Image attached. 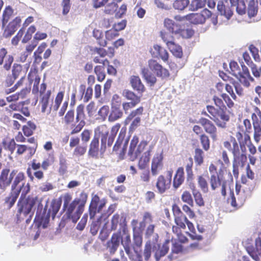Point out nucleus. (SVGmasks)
<instances>
[{
	"label": "nucleus",
	"mask_w": 261,
	"mask_h": 261,
	"mask_svg": "<svg viewBox=\"0 0 261 261\" xmlns=\"http://www.w3.org/2000/svg\"><path fill=\"white\" fill-rule=\"evenodd\" d=\"M189 0H175L173 3V7L179 11L184 10L189 5Z\"/></svg>",
	"instance_id": "51"
},
{
	"label": "nucleus",
	"mask_w": 261,
	"mask_h": 261,
	"mask_svg": "<svg viewBox=\"0 0 261 261\" xmlns=\"http://www.w3.org/2000/svg\"><path fill=\"white\" fill-rule=\"evenodd\" d=\"M172 55L178 58H181L183 52L181 47L174 42L167 46Z\"/></svg>",
	"instance_id": "36"
},
{
	"label": "nucleus",
	"mask_w": 261,
	"mask_h": 261,
	"mask_svg": "<svg viewBox=\"0 0 261 261\" xmlns=\"http://www.w3.org/2000/svg\"><path fill=\"white\" fill-rule=\"evenodd\" d=\"M199 123L203 126L205 132L210 135L213 140L217 138V128L214 123L207 118L201 117Z\"/></svg>",
	"instance_id": "17"
},
{
	"label": "nucleus",
	"mask_w": 261,
	"mask_h": 261,
	"mask_svg": "<svg viewBox=\"0 0 261 261\" xmlns=\"http://www.w3.org/2000/svg\"><path fill=\"white\" fill-rule=\"evenodd\" d=\"M241 185L236 184V196L233 192L231 193L230 198L231 205L238 208L244 205L246 199L250 198L254 188V185L247 179V177L243 175L241 178Z\"/></svg>",
	"instance_id": "5"
},
{
	"label": "nucleus",
	"mask_w": 261,
	"mask_h": 261,
	"mask_svg": "<svg viewBox=\"0 0 261 261\" xmlns=\"http://www.w3.org/2000/svg\"><path fill=\"white\" fill-rule=\"evenodd\" d=\"M63 198V207L65 212V216L67 218L71 220L73 223H76L84 211L88 194L84 191L82 192L80 194V197L74 198L71 202L72 196L70 193L64 194Z\"/></svg>",
	"instance_id": "4"
},
{
	"label": "nucleus",
	"mask_w": 261,
	"mask_h": 261,
	"mask_svg": "<svg viewBox=\"0 0 261 261\" xmlns=\"http://www.w3.org/2000/svg\"><path fill=\"white\" fill-rule=\"evenodd\" d=\"M122 95L127 100H130L137 105L139 104L141 101V96L137 95L134 92L125 89L123 91Z\"/></svg>",
	"instance_id": "34"
},
{
	"label": "nucleus",
	"mask_w": 261,
	"mask_h": 261,
	"mask_svg": "<svg viewBox=\"0 0 261 261\" xmlns=\"http://www.w3.org/2000/svg\"><path fill=\"white\" fill-rule=\"evenodd\" d=\"M12 171H16V172L15 173V176L13 179V180L12 181L11 188V190L18 189V188H17V186L19 183L24 180L25 176L23 172H18L17 170L15 169Z\"/></svg>",
	"instance_id": "37"
},
{
	"label": "nucleus",
	"mask_w": 261,
	"mask_h": 261,
	"mask_svg": "<svg viewBox=\"0 0 261 261\" xmlns=\"http://www.w3.org/2000/svg\"><path fill=\"white\" fill-rule=\"evenodd\" d=\"M22 187L23 189L17 204L16 216L18 221H21L26 218V223L29 224L34 215V206L37 204L38 210L40 208L41 210L43 205L37 196L29 195L26 197L27 194L30 191V186L29 183H23Z\"/></svg>",
	"instance_id": "3"
},
{
	"label": "nucleus",
	"mask_w": 261,
	"mask_h": 261,
	"mask_svg": "<svg viewBox=\"0 0 261 261\" xmlns=\"http://www.w3.org/2000/svg\"><path fill=\"white\" fill-rule=\"evenodd\" d=\"M172 176V171H169L168 172V176L167 177L162 175L158 177L156 183V187L159 193L163 194L170 188Z\"/></svg>",
	"instance_id": "16"
},
{
	"label": "nucleus",
	"mask_w": 261,
	"mask_h": 261,
	"mask_svg": "<svg viewBox=\"0 0 261 261\" xmlns=\"http://www.w3.org/2000/svg\"><path fill=\"white\" fill-rule=\"evenodd\" d=\"M2 144L5 149L9 150L11 153H13L14 152L17 145L16 144L14 139H11L9 141L4 139L2 141Z\"/></svg>",
	"instance_id": "59"
},
{
	"label": "nucleus",
	"mask_w": 261,
	"mask_h": 261,
	"mask_svg": "<svg viewBox=\"0 0 261 261\" xmlns=\"http://www.w3.org/2000/svg\"><path fill=\"white\" fill-rule=\"evenodd\" d=\"M173 232L175 234L177 237L178 240L182 243H185L188 242V239L184 236L181 232V228L176 225H173L172 228Z\"/></svg>",
	"instance_id": "47"
},
{
	"label": "nucleus",
	"mask_w": 261,
	"mask_h": 261,
	"mask_svg": "<svg viewBox=\"0 0 261 261\" xmlns=\"http://www.w3.org/2000/svg\"><path fill=\"white\" fill-rule=\"evenodd\" d=\"M247 253L255 261H260L261 259V233L255 240V246H249L246 248Z\"/></svg>",
	"instance_id": "15"
},
{
	"label": "nucleus",
	"mask_w": 261,
	"mask_h": 261,
	"mask_svg": "<svg viewBox=\"0 0 261 261\" xmlns=\"http://www.w3.org/2000/svg\"><path fill=\"white\" fill-rule=\"evenodd\" d=\"M200 141L203 149L207 151L210 148V140L208 137L205 134L200 136Z\"/></svg>",
	"instance_id": "63"
},
{
	"label": "nucleus",
	"mask_w": 261,
	"mask_h": 261,
	"mask_svg": "<svg viewBox=\"0 0 261 261\" xmlns=\"http://www.w3.org/2000/svg\"><path fill=\"white\" fill-rule=\"evenodd\" d=\"M158 249L154 253L156 261H159L160 258L165 255L169 251L168 242L163 244L162 246L158 245Z\"/></svg>",
	"instance_id": "39"
},
{
	"label": "nucleus",
	"mask_w": 261,
	"mask_h": 261,
	"mask_svg": "<svg viewBox=\"0 0 261 261\" xmlns=\"http://www.w3.org/2000/svg\"><path fill=\"white\" fill-rule=\"evenodd\" d=\"M212 16V12L207 9H203L200 13H190L186 15V20L195 24H203L206 19Z\"/></svg>",
	"instance_id": "12"
},
{
	"label": "nucleus",
	"mask_w": 261,
	"mask_h": 261,
	"mask_svg": "<svg viewBox=\"0 0 261 261\" xmlns=\"http://www.w3.org/2000/svg\"><path fill=\"white\" fill-rule=\"evenodd\" d=\"M252 124L261 125V110L257 106L253 107V112L251 116Z\"/></svg>",
	"instance_id": "40"
},
{
	"label": "nucleus",
	"mask_w": 261,
	"mask_h": 261,
	"mask_svg": "<svg viewBox=\"0 0 261 261\" xmlns=\"http://www.w3.org/2000/svg\"><path fill=\"white\" fill-rule=\"evenodd\" d=\"M173 35L174 34H172L170 32H167L164 30H162L160 32V37L167 46L174 42Z\"/></svg>",
	"instance_id": "50"
},
{
	"label": "nucleus",
	"mask_w": 261,
	"mask_h": 261,
	"mask_svg": "<svg viewBox=\"0 0 261 261\" xmlns=\"http://www.w3.org/2000/svg\"><path fill=\"white\" fill-rule=\"evenodd\" d=\"M121 244L123 245L124 250L126 253V254L128 255L129 258L132 260H137L138 257H136V255H133L132 253V249L130 248V243H131V240H130V237L129 235H126L124 238V239L122 240L121 238Z\"/></svg>",
	"instance_id": "28"
},
{
	"label": "nucleus",
	"mask_w": 261,
	"mask_h": 261,
	"mask_svg": "<svg viewBox=\"0 0 261 261\" xmlns=\"http://www.w3.org/2000/svg\"><path fill=\"white\" fill-rule=\"evenodd\" d=\"M163 167V155L161 153H156L151 161V171L152 175H156Z\"/></svg>",
	"instance_id": "20"
},
{
	"label": "nucleus",
	"mask_w": 261,
	"mask_h": 261,
	"mask_svg": "<svg viewBox=\"0 0 261 261\" xmlns=\"http://www.w3.org/2000/svg\"><path fill=\"white\" fill-rule=\"evenodd\" d=\"M226 170L220 169L217 175H211L210 184L212 191H216L220 188V192L224 197L226 196L227 181L224 179L223 175Z\"/></svg>",
	"instance_id": "9"
},
{
	"label": "nucleus",
	"mask_w": 261,
	"mask_h": 261,
	"mask_svg": "<svg viewBox=\"0 0 261 261\" xmlns=\"http://www.w3.org/2000/svg\"><path fill=\"white\" fill-rule=\"evenodd\" d=\"M152 57L162 59L164 62H168L169 53L166 49L159 45H154L150 50Z\"/></svg>",
	"instance_id": "21"
},
{
	"label": "nucleus",
	"mask_w": 261,
	"mask_h": 261,
	"mask_svg": "<svg viewBox=\"0 0 261 261\" xmlns=\"http://www.w3.org/2000/svg\"><path fill=\"white\" fill-rule=\"evenodd\" d=\"M181 199L184 203H187L191 207L194 206V201L191 194L188 191H185L181 195Z\"/></svg>",
	"instance_id": "62"
},
{
	"label": "nucleus",
	"mask_w": 261,
	"mask_h": 261,
	"mask_svg": "<svg viewBox=\"0 0 261 261\" xmlns=\"http://www.w3.org/2000/svg\"><path fill=\"white\" fill-rule=\"evenodd\" d=\"M36 128L37 126L36 124L34 122L30 120L27 122L26 124L22 126V130L24 135L27 137H29L34 134Z\"/></svg>",
	"instance_id": "35"
},
{
	"label": "nucleus",
	"mask_w": 261,
	"mask_h": 261,
	"mask_svg": "<svg viewBox=\"0 0 261 261\" xmlns=\"http://www.w3.org/2000/svg\"><path fill=\"white\" fill-rule=\"evenodd\" d=\"M23 188L22 185L18 189L11 190L8 195L5 198L4 204L7 207L10 209L15 204L17 199L18 198L20 192L23 191Z\"/></svg>",
	"instance_id": "23"
},
{
	"label": "nucleus",
	"mask_w": 261,
	"mask_h": 261,
	"mask_svg": "<svg viewBox=\"0 0 261 261\" xmlns=\"http://www.w3.org/2000/svg\"><path fill=\"white\" fill-rule=\"evenodd\" d=\"M14 62V57L11 55H8V50L5 47L0 48V65H2L3 68L9 71L11 68Z\"/></svg>",
	"instance_id": "19"
},
{
	"label": "nucleus",
	"mask_w": 261,
	"mask_h": 261,
	"mask_svg": "<svg viewBox=\"0 0 261 261\" xmlns=\"http://www.w3.org/2000/svg\"><path fill=\"white\" fill-rule=\"evenodd\" d=\"M182 25L176 23L171 19L166 18L164 20V27L172 34L177 35Z\"/></svg>",
	"instance_id": "27"
},
{
	"label": "nucleus",
	"mask_w": 261,
	"mask_h": 261,
	"mask_svg": "<svg viewBox=\"0 0 261 261\" xmlns=\"http://www.w3.org/2000/svg\"><path fill=\"white\" fill-rule=\"evenodd\" d=\"M100 202V198L97 195L92 197L89 206V213L90 219H93L97 212V206Z\"/></svg>",
	"instance_id": "32"
},
{
	"label": "nucleus",
	"mask_w": 261,
	"mask_h": 261,
	"mask_svg": "<svg viewBox=\"0 0 261 261\" xmlns=\"http://www.w3.org/2000/svg\"><path fill=\"white\" fill-rule=\"evenodd\" d=\"M123 116V112L118 108H113L109 116V120L115 121Z\"/></svg>",
	"instance_id": "56"
},
{
	"label": "nucleus",
	"mask_w": 261,
	"mask_h": 261,
	"mask_svg": "<svg viewBox=\"0 0 261 261\" xmlns=\"http://www.w3.org/2000/svg\"><path fill=\"white\" fill-rule=\"evenodd\" d=\"M142 235L133 233V244L132 246V253L133 255H136L138 257L137 260L132 261H143L142 255L141 247L142 245Z\"/></svg>",
	"instance_id": "18"
},
{
	"label": "nucleus",
	"mask_w": 261,
	"mask_h": 261,
	"mask_svg": "<svg viewBox=\"0 0 261 261\" xmlns=\"http://www.w3.org/2000/svg\"><path fill=\"white\" fill-rule=\"evenodd\" d=\"M28 79L30 83L34 81L32 93L34 94L39 92L40 93V105H41V112L45 113L46 111L49 112L51 111H57L63 101L64 92H59L55 97L54 103L50 107H49V100L51 95V91L50 90L46 91L47 86L44 83L40 85V90L39 89L40 77L38 74V70L36 68H31L28 74Z\"/></svg>",
	"instance_id": "2"
},
{
	"label": "nucleus",
	"mask_w": 261,
	"mask_h": 261,
	"mask_svg": "<svg viewBox=\"0 0 261 261\" xmlns=\"http://www.w3.org/2000/svg\"><path fill=\"white\" fill-rule=\"evenodd\" d=\"M80 90L82 92V94H84V93L85 91V93L84 96V101L87 102L89 101L92 97L93 95V89L91 86H88V88L86 90V86L84 84H81L80 86Z\"/></svg>",
	"instance_id": "42"
},
{
	"label": "nucleus",
	"mask_w": 261,
	"mask_h": 261,
	"mask_svg": "<svg viewBox=\"0 0 261 261\" xmlns=\"http://www.w3.org/2000/svg\"><path fill=\"white\" fill-rule=\"evenodd\" d=\"M236 138L231 136L229 140L223 142L225 148L229 151L233 155L232 172L235 178H238L239 174V167H243L247 161L245 154L247 146L249 152L254 154L256 152L255 146L252 143L249 134H244L243 132L238 131L236 133Z\"/></svg>",
	"instance_id": "1"
},
{
	"label": "nucleus",
	"mask_w": 261,
	"mask_h": 261,
	"mask_svg": "<svg viewBox=\"0 0 261 261\" xmlns=\"http://www.w3.org/2000/svg\"><path fill=\"white\" fill-rule=\"evenodd\" d=\"M41 167V163L37 162L36 159H33L29 164L27 169V174L31 181H33L34 177L38 180L42 179L44 178L43 172L39 170Z\"/></svg>",
	"instance_id": "11"
},
{
	"label": "nucleus",
	"mask_w": 261,
	"mask_h": 261,
	"mask_svg": "<svg viewBox=\"0 0 261 261\" xmlns=\"http://www.w3.org/2000/svg\"><path fill=\"white\" fill-rule=\"evenodd\" d=\"M144 110L143 107L140 106L131 111L124 121L125 124H127L134 118H141L143 114Z\"/></svg>",
	"instance_id": "38"
},
{
	"label": "nucleus",
	"mask_w": 261,
	"mask_h": 261,
	"mask_svg": "<svg viewBox=\"0 0 261 261\" xmlns=\"http://www.w3.org/2000/svg\"><path fill=\"white\" fill-rule=\"evenodd\" d=\"M21 22V19L19 16L16 17L10 22L5 31L6 37H9L14 34L20 27Z\"/></svg>",
	"instance_id": "26"
},
{
	"label": "nucleus",
	"mask_w": 261,
	"mask_h": 261,
	"mask_svg": "<svg viewBox=\"0 0 261 261\" xmlns=\"http://www.w3.org/2000/svg\"><path fill=\"white\" fill-rule=\"evenodd\" d=\"M14 10L10 6H8L5 8L3 13L2 25L4 27L9 21L10 17L12 16Z\"/></svg>",
	"instance_id": "44"
},
{
	"label": "nucleus",
	"mask_w": 261,
	"mask_h": 261,
	"mask_svg": "<svg viewBox=\"0 0 261 261\" xmlns=\"http://www.w3.org/2000/svg\"><path fill=\"white\" fill-rule=\"evenodd\" d=\"M121 240V236L120 232L114 233L111 238V240L108 241L107 245L109 248V252L111 254H114L117 250L120 241Z\"/></svg>",
	"instance_id": "22"
},
{
	"label": "nucleus",
	"mask_w": 261,
	"mask_h": 261,
	"mask_svg": "<svg viewBox=\"0 0 261 261\" xmlns=\"http://www.w3.org/2000/svg\"><path fill=\"white\" fill-rule=\"evenodd\" d=\"M16 171H11L9 168L3 169L0 172V190L4 192L12 183Z\"/></svg>",
	"instance_id": "13"
},
{
	"label": "nucleus",
	"mask_w": 261,
	"mask_h": 261,
	"mask_svg": "<svg viewBox=\"0 0 261 261\" xmlns=\"http://www.w3.org/2000/svg\"><path fill=\"white\" fill-rule=\"evenodd\" d=\"M181 25L177 35L184 39L191 38L194 34V31L191 28L185 29Z\"/></svg>",
	"instance_id": "57"
},
{
	"label": "nucleus",
	"mask_w": 261,
	"mask_h": 261,
	"mask_svg": "<svg viewBox=\"0 0 261 261\" xmlns=\"http://www.w3.org/2000/svg\"><path fill=\"white\" fill-rule=\"evenodd\" d=\"M132 88L139 94H142L146 90V88L140 77L138 75H132L129 79Z\"/></svg>",
	"instance_id": "25"
},
{
	"label": "nucleus",
	"mask_w": 261,
	"mask_h": 261,
	"mask_svg": "<svg viewBox=\"0 0 261 261\" xmlns=\"http://www.w3.org/2000/svg\"><path fill=\"white\" fill-rule=\"evenodd\" d=\"M185 180L184 170L182 167L177 168L173 177V186L175 189L179 188Z\"/></svg>",
	"instance_id": "30"
},
{
	"label": "nucleus",
	"mask_w": 261,
	"mask_h": 261,
	"mask_svg": "<svg viewBox=\"0 0 261 261\" xmlns=\"http://www.w3.org/2000/svg\"><path fill=\"white\" fill-rule=\"evenodd\" d=\"M139 140V137L135 135L130 142L128 155L132 161L136 160L141 154L148 144L146 141L142 140L138 144Z\"/></svg>",
	"instance_id": "10"
},
{
	"label": "nucleus",
	"mask_w": 261,
	"mask_h": 261,
	"mask_svg": "<svg viewBox=\"0 0 261 261\" xmlns=\"http://www.w3.org/2000/svg\"><path fill=\"white\" fill-rule=\"evenodd\" d=\"M172 211L176 225L179 226L182 229H186L187 225L189 230L191 232H194L195 227L193 224L188 220L187 217L183 213L177 204H172Z\"/></svg>",
	"instance_id": "8"
},
{
	"label": "nucleus",
	"mask_w": 261,
	"mask_h": 261,
	"mask_svg": "<svg viewBox=\"0 0 261 261\" xmlns=\"http://www.w3.org/2000/svg\"><path fill=\"white\" fill-rule=\"evenodd\" d=\"M150 158V151L147 150L145 152L140 158L138 166L140 170H145L148 169V164Z\"/></svg>",
	"instance_id": "33"
},
{
	"label": "nucleus",
	"mask_w": 261,
	"mask_h": 261,
	"mask_svg": "<svg viewBox=\"0 0 261 261\" xmlns=\"http://www.w3.org/2000/svg\"><path fill=\"white\" fill-rule=\"evenodd\" d=\"M213 100L215 105L219 108H216L212 105H207L206 106L207 111L212 116L211 119L218 127L225 128L227 127V122L230 119V117L226 112V107L222 99L219 97L214 96Z\"/></svg>",
	"instance_id": "6"
},
{
	"label": "nucleus",
	"mask_w": 261,
	"mask_h": 261,
	"mask_svg": "<svg viewBox=\"0 0 261 261\" xmlns=\"http://www.w3.org/2000/svg\"><path fill=\"white\" fill-rule=\"evenodd\" d=\"M192 195L196 204L199 207L205 206V201L201 193L199 190H193Z\"/></svg>",
	"instance_id": "48"
},
{
	"label": "nucleus",
	"mask_w": 261,
	"mask_h": 261,
	"mask_svg": "<svg viewBox=\"0 0 261 261\" xmlns=\"http://www.w3.org/2000/svg\"><path fill=\"white\" fill-rule=\"evenodd\" d=\"M217 10L220 15L224 16L227 19H229L233 15V11L228 6L227 1H219L217 4Z\"/></svg>",
	"instance_id": "24"
},
{
	"label": "nucleus",
	"mask_w": 261,
	"mask_h": 261,
	"mask_svg": "<svg viewBox=\"0 0 261 261\" xmlns=\"http://www.w3.org/2000/svg\"><path fill=\"white\" fill-rule=\"evenodd\" d=\"M197 182L199 187L203 193L208 191V183L206 179L202 176L199 175L197 177Z\"/></svg>",
	"instance_id": "61"
},
{
	"label": "nucleus",
	"mask_w": 261,
	"mask_h": 261,
	"mask_svg": "<svg viewBox=\"0 0 261 261\" xmlns=\"http://www.w3.org/2000/svg\"><path fill=\"white\" fill-rule=\"evenodd\" d=\"M97 130L101 134L100 147H99V137L95 135L90 142L88 152L90 157L96 159H98L99 152L103 154L106 150L107 137L109 132L108 126L105 124L99 126Z\"/></svg>",
	"instance_id": "7"
},
{
	"label": "nucleus",
	"mask_w": 261,
	"mask_h": 261,
	"mask_svg": "<svg viewBox=\"0 0 261 261\" xmlns=\"http://www.w3.org/2000/svg\"><path fill=\"white\" fill-rule=\"evenodd\" d=\"M68 170V165L67 160L63 155L59 156V167L58 168V173L60 175H65Z\"/></svg>",
	"instance_id": "41"
},
{
	"label": "nucleus",
	"mask_w": 261,
	"mask_h": 261,
	"mask_svg": "<svg viewBox=\"0 0 261 261\" xmlns=\"http://www.w3.org/2000/svg\"><path fill=\"white\" fill-rule=\"evenodd\" d=\"M141 74L143 78L146 83L150 87L153 86L157 82V79L155 75L150 72L147 68L144 67L141 70Z\"/></svg>",
	"instance_id": "31"
},
{
	"label": "nucleus",
	"mask_w": 261,
	"mask_h": 261,
	"mask_svg": "<svg viewBox=\"0 0 261 261\" xmlns=\"http://www.w3.org/2000/svg\"><path fill=\"white\" fill-rule=\"evenodd\" d=\"M206 0H192L190 4V10L194 11L203 8L206 4Z\"/></svg>",
	"instance_id": "60"
},
{
	"label": "nucleus",
	"mask_w": 261,
	"mask_h": 261,
	"mask_svg": "<svg viewBox=\"0 0 261 261\" xmlns=\"http://www.w3.org/2000/svg\"><path fill=\"white\" fill-rule=\"evenodd\" d=\"M93 36L97 40L98 44L100 46L105 47L107 46V41L103 38L102 33L101 31L96 29H94Z\"/></svg>",
	"instance_id": "49"
},
{
	"label": "nucleus",
	"mask_w": 261,
	"mask_h": 261,
	"mask_svg": "<svg viewBox=\"0 0 261 261\" xmlns=\"http://www.w3.org/2000/svg\"><path fill=\"white\" fill-rule=\"evenodd\" d=\"M148 68L158 77L162 79H166L169 77L170 73L169 70L164 68L156 60L150 59L148 62Z\"/></svg>",
	"instance_id": "14"
},
{
	"label": "nucleus",
	"mask_w": 261,
	"mask_h": 261,
	"mask_svg": "<svg viewBox=\"0 0 261 261\" xmlns=\"http://www.w3.org/2000/svg\"><path fill=\"white\" fill-rule=\"evenodd\" d=\"M94 72L97 76V80L98 82H102L106 77L105 67L103 66L96 65L94 68Z\"/></svg>",
	"instance_id": "53"
},
{
	"label": "nucleus",
	"mask_w": 261,
	"mask_h": 261,
	"mask_svg": "<svg viewBox=\"0 0 261 261\" xmlns=\"http://www.w3.org/2000/svg\"><path fill=\"white\" fill-rule=\"evenodd\" d=\"M60 207L61 202L55 200H53L47 214H49V216L51 217L52 219H54L57 214L58 213Z\"/></svg>",
	"instance_id": "43"
},
{
	"label": "nucleus",
	"mask_w": 261,
	"mask_h": 261,
	"mask_svg": "<svg viewBox=\"0 0 261 261\" xmlns=\"http://www.w3.org/2000/svg\"><path fill=\"white\" fill-rule=\"evenodd\" d=\"M190 206L189 204H185L182 206V210L190 219H192L195 218L196 216L194 211Z\"/></svg>",
	"instance_id": "64"
},
{
	"label": "nucleus",
	"mask_w": 261,
	"mask_h": 261,
	"mask_svg": "<svg viewBox=\"0 0 261 261\" xmlns=\"http://www.w3.org/2000/svg\"><path fill=\"white\" fill-rule=\"evenodd\" d=\"M85 106L84 104H80L77 106L76 109V122L85 121L86 115L84 112Z\"/></svg>",
	"instance_id": "52"
},
{
	"label": "nucleus",
	"mask_w": 261,
	"mask_h": 261,
	"mask_svg": "<svg viewBox=\"0 0 261 261\" xmlns=\"http://www.w3.org/2000/svg\"><path fill=\"white\" fill-rule=\"evenodd\" d=\"M194 158L196 165L201 166L204 162V152L203 150L199 148H196Z\"/></svg>",
	"instance_id": "55"
},
{
	"label": "nucleus",
	"mask_w": 261,
	"mask_h": 261,
	"mask_svg": "<svg viewBox=\"0 0 261 261\" xmlns=\"http://www.w3.org/2000/svg\"><path fill=\"white\" fill-rule=\"evenodd\" d=\"M193 166V159L192 157H189L187 160V162L185 167L188 180L192 179L193 178L194 174L192 170Z\"/></svg>",
	"instance_id": "58"
},
{
	"label": "nucleus",
	"mask_w": 261,
	"mask_h": 261,
	"mask_svg": "<svg viewBox=\"0 0 261 261\" xmlns=\"http://www.w3.org/2000/svg\"><path fill=\"white\" fill-rule=\"evenodd\" d=\"M38 45V42H35L34 40L31 41V44L28 45L26 46L25 51L22 53L20 57V59L21 61H25L28 58V56L31 54L32 51L35 49V48Z\"/></svg>",
	"instance_id": "45"
},
{
	"label": "nucleus",
	"mask_w": 261,
	"mask_h": 261,
	"mask_svg": "<svg viewBox=\"0 0 261 261\" xmlns=\"http://www.w3.org/2000/svg\"><path fill=\"white\" fill-rule=\"evenodd\" d=\"M46 210L47 205H46L44 208V212L42 216L41 217L38 222L37 226L38 227L42 226L43 228H45L47 226L50 216H49V214H46Z\"/></svg>",
	"instance_id": "54"
},
{
	"label": "nucleus",
	"mask_w": 261,
	"mask_h": 261,
	"mask_svg": "<svg viewBox=\"0 0 261 261\" xmlns=\"http://www.w3.org/2000/svg\"><path fill=\"white\" fill-rule=\"evenodd\" d=\"M240 82L245 87L248 88L250 86L251 82H254V79L250 74H239Z\"/></svg>",
	"instance_id": "46"
},
{
	"label": "nucleus",
	"mask_w": 261,
	"mask_h": 261,
	"mask_svg": "<svg viewBox=\"0 0 261 261\" xmlns=\"http://www.w3.org/2000/svg\"><path fill=\"white\" fill-rule=\"evenodd\" d=\"M16 148V154L17 155H21L25 152L28 151V156L31 158L36 152L37 145L36 146H28L24 144H17Z\"/></svg>",
	"instance_id": "29"
}]
</instances>
